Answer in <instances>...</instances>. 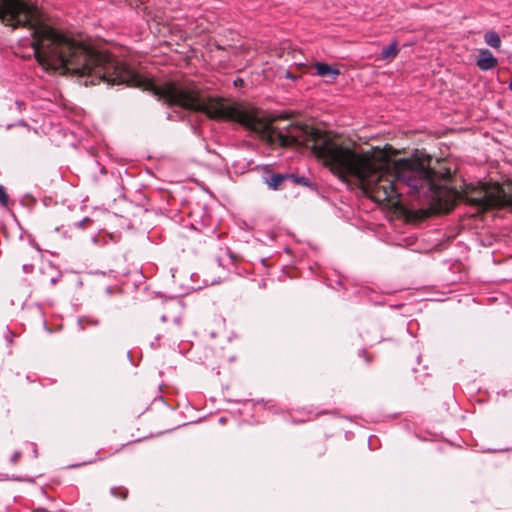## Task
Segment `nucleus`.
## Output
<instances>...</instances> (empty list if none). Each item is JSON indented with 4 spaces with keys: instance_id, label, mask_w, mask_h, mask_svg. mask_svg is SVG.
<instances>
[{
    "instance_id": "1",
    "label": "nucleus",
    "mask_w": 512,
    "mask_h": 512,
    "mask_svg": "<svg viewBox=\"0 0 512 512\" xmlns=\"http://www.w3.org/2000/svg\"><path fill=\"white\" fill-rule=\"evenodd\" d=\"M84 84L126 85L151 92L168 106L201 112L210 119L234 121L260 135L268 144L288 148H311L332 173L344 179L357 178L368 194L376 168L385 165L383 150L358 153L353 148L334 141L326 132L307 124L288 123L285 115L265 116L259 109L247 103H227L224 99L203 96L196 88L181 87L169 81L156 85L152 79L140 74L128 63L107 51L98 50L83 41Z\"/></svg>"
},
{
    "instance_id": "2",
    "label": "nucleus",
    "mask_w": 512,
    "mask_h": 512,
    "mask_svg": "<svg viewBox=\"0 0 512 512\" xmlns=\"http://www.w3.org/2000/svg\"><path fill=\"white\" fill-rule=\"evenodd\" d=\"M385 165L376 168L368 195L378 203L386 202L409 221L424 220L432 214L449 213L459 201L483 211L512 206V182L465 183L461 190L447 185L452 173L443 162L432 166L430 155L392 160L383 150Z\"/></svg>"
},
{
    "instance_id": "3",
    "label": "nucleus",
    "mask_w": 512,
    "mask_h": 512,
    "mask_svg": "<svg viewBox=\"0 0 512 512\" xmlns=\"http://www.w3.org/2000/svg\"><path fill=\"white\" fill-rule=\"evenodd\" d=\"M497 59L493 56L491 51L488 49L480 50L479 57L477 59V66L481 70H490L497 65Z\"/></svg>"
},
{
    "instance_id": "4",
    "label": "nucleus",
    "mask_w": 512,
    "mask_h": 512,
    "mask_svg": "<svg viewBox=\"0 0 512 512\" xmlns=\"http://www.w3.org/2000/svg\"><path fill=\"white\" fill-rule=\"evenodd\" d=\"M314 67L316 69L317 75L321 77H328L334 80L337 76L340 75V71L337 68L332 67L326 63L317 62L315 63Z\"/></svg>"
},
{
    "instance_id": "5",
    "label": "nucleus",
    "mask_w": 512,
    "mask_h": 512,
    "mask_svg": "<svg viewBox=\"0 0 512 512\" xmlns=\"http://www.w3.org/2000/svg\"><path fill=\"white\" fill-rule=\"evenodd\" d=\"M398 52L397 43H392L382 50L381 57L385 60L391 61L397 56Z\"/></svg>"
},
{
    "instance_id": "6",
    "label": "nucleus",
    "mask_w": 512,
    "mask_h": 512,
    "mask_svg": "<svg viewBox=\"0 0 512 512\" xmlns=\"http://www.w3.org/2000/svg\"><path fill=\"white\" fill-rule=\"evenodd\" d=\"M484 40L486 44L493 48H499L501 45V39L499 35L494 31H488L484 36Z\"/></svg>"
},
{
    "instance_id": "7",
    "label": "nucleus",
    "mask_w": 512,
    "mask_h": 512,
    "mask_svg": "<svg viewBox=\"0 0 512 512\" xmlns=\"http://www.w3.org/2000/svg\"><path fill=\"white\" fill-rule=\"evenodd\" d=\"M285 178H286V176H284L282 174H274L273 176H271L270 180L268 181V185L272 189L277 190V189H279L280 185L282 184V182L284 181Z\"/></svg>"
},
{
    "instance_id": "8",
    "label": "nucleus",
    "mask_w": 512,
    "mask_h": 512,
    "mask_svg": "<svg viewBox=\"0 0 512 512\" xmlns=\"http://www.w3.org/2000/svg\"><path fill=\"white\" fill-rule=\"evenodd\" d=\"M128 493H129L128 489L123 486H117V487H113L111 489L112 496L122 499V500L127 499Z\"/></svg>"
},
{
    "instance_id": "9",
    "label": "nucleus",
    "mask_w": 512,
    "mask_h": 512,
    "mask_svg": "<svg viewBox=\"0 0 512 512\" xmlns=\"http://www.w3.org/2000/svg\"><path fill=\"white\" fill-rule=\"evenodd\" d=\"M163 332L166 333L167 330L161 329L158 324L152 325L148 331L149 335L157 340L161 338Z\"/></svg>"
},
{
    "instance_id": "10",
    "label": "nucleus",
    "mask_w": 512,
    "mask_h": 512,
    "mask_svg": "<svg viewBox=\"0 0 512 512\" xmlns=\"http://www.w3.org/2000/svg\"><path fill=\"white\" fill-rule=\"evenodd\" d=\"M9 202V196L5 191V188L0 185V204L2 206H7Z\"/></svg>"
},
{
    "instance_id": "11",
    "label": "nucleus",
    "mask_w": 512,
    "mask_h": 512,
    "mask_svg": "<svg viewBox=\"0 0 512 512\" xmlns=\"http://www.w3.org/2000/svg\"><path fill=\"white\" fill-rule=\"evenodd\" d=\"M285 77L287 79H291V80H295L296 79V76L292 72H290V71H286L285 72Z\"/></svg>"
},
{
    "instance_id": "12",
    "label": "nucleus",
    "mask_w": 512,
    "mask_h": 512,
    "mask_svg": "<svg viewBox=\"0 0 512 512\" xmlns=\"http://www.w3.org/2000/svg\"><path fill=\"white\" fill-rule=\"evenodd\" d=\"M234 84H235V86L242 85L243 84V80L242 79H237V80L234 81Z\"/></svg>"
},
{
    "instance_id": "13",
    "label": "nucleus",
    "mask_w": 512,
    "mask_h": 512,
    "mask_svg": "<svg viewBox=\"0 0 512 512\" xmlns=\"http://www.w3.org/2000/svg\"><path fill=\"white\" fill-rule=\"evenodd\" d=\"M300 69L305 68L306 65L304 63H297L296 64Z\"/></svg>"
},
{
    "instance_id": "14",
    "label": "nucleus",
    "mask_w": 512,
    "mask_h": 512,
    "mask_svg": "<svg viewBox=\"0 0 512 512\" xmlns=\"http://www.w3.org/2000/svg\"><path fill=\"white\" fill-rule=\"evenodd\" d=\"M161 320H162V322H165V321H166L165 316H163V317L161 318Z\"/></svg>"
}]
</instances>
